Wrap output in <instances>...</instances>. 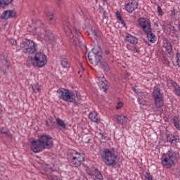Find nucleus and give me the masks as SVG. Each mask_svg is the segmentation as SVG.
Returning a JSON list of instances; mask_svg holds the SVG:
<instances>
[{
  "mask_svg": "<svg viewBox=\"0 0 180 180\" xmlns=\"http://www.w3.org/2000/svg\"><path fill=\"white\" fill-rule=\"evenodd\" d=\"M138 95V102L141 108H143V106H148V102L146 100V95L143 93H139Z\"/></svg>",
  "mask_w": 180,
  "mask_h": 180,
  "instance_id": "aec40b11",
  "label": "nucleus"
},
{
  "mask_svg": "<svg viewBox=\"0 0 180 180\" xmlns=\"http://www.w3.org/2000/svg\"><path fill=\"white\" fill-rule=\"evenodd\" d=\"M125 41H127V43H130V44H133L134 46H136V44L139 43V38L130 34H127L125 37Z\"/></svg>",
  "mask_w": 180,
  "mask_h": 180,
  "instance_id": "a211bd4d",
  "label": "nucleus"
},
{
  "mask_svg": "<svg viewBox=\"0 0 180 180\" xmlns=\"http://www.w3.org/2000/svg\"><path fill=\"white\" fill-rule=\"evenodd\" d=\"M169 29L170 36H172V37H175L176 36V30H175V27L169 25Z\"/></svg>",
  "mask_w": 180,
  "mask_h": 180,
  "instance_id": "cd10ccee",
  "label": "nucleus"
},
{
  "mask_svg": "<svg viewBox=\"0 0 180 180\" xmlns=\"http://www.w3.org/2000/svg\"><path fill=\"white\" fill-rule=\"evenodd\" d=\"M3 107H2V105L0 104V113L3 112Z\"/></svg>",
  "mask_w": 180,
  "mask_h": 180,
  "instance_id": "c03bdc74",
  "label": "nucleus"
},
{
  "mask_svg": "<svg viewBox=\"0 0 180 180\" xmlns=\"http://www.w3.org/2000/svg\"><path fill=\"white\" fill-rule=\"evenodd\" d=\"M86 173L88 175H90V176L95 175L94 180H103V176H102V174H101V172H99L98 169H95V172L87 169Z\"/></svg>",
  "mask_w": 180,
  "mask_h": 180,
  "instance_id": "f3484780",
  "label": "nucleus"
},
{
  "mask_svg": "<svg viewBox=\"0 0 180 180\" xmlns=\"http://www.w3.org/2000/svg\"><path fill=\"white\" fill-rule=\"evenodd\" d=\"M97 84L100 89H103L104 92H106L108 89V81H106L104 76L98 78Z\"/></svg>",
  "mask_w": 180,
  "mask_h": 180,
  "instance_id": "2eb2a0df",
  "label": "nucleus"
},
{
  "mask_svg": "<svg viewBox=\"0 0 180 180\" xmlns=\"http://www.w3.org/2000/svg\"><path fill=\"white\" fill-rule=\"evenodd\" d=\"M176 61H177L178 65H179L180 67V53L176 54Z\"/></svg>",
  "mask_w": 180,
  "mask_h": 180,
  "instance_id": "58836bf2",
  "label": "nucleus"
},
{
  "mask_svg": "<svg viewBox=\"0 0 180 180\" xmlns=\"http://www.w3.org/2000/svg\"><path fill=\"white\" fill-rule=\"evenodd\" d=\"M96 136L99 137V139H103V134L101 132H97Z\"/></svg>",
  "mask_w": 180,
  "mask_h": 180,
  "instance_id": "a19ab883",
  "label": "nucleus"
},
{
  "mask_svg": "<svg viewBox=\"0 0 180 180\" xmlns=\"http://www.w3.org/2000/svg\"><path fill=\"white\" fill-rule=\"evenodd\" d=\"M101 158L108 167L116 168L117 164H119V157L117 156V154H116L114 148L104 149L101 154Z\"/></svg>",
  "mask_w": 180,
  "mask_h": 180,
  "instance_id": "20e7f679",
  "label": "nucleus"
},
{
  "mask_svg": "<svg viewBox=\"0 0 180 180\" xmlns=\"http://www.w3.org/2000/svg\"><path fill=\"white\" fill-rule=\"evenodd\" d=\"M13 1V0H0V6H7V5L12 4Z\"/></svg>",
  "mask_w": 180,
  "mask_h": 180,
  "instance_id": "c756f323",
  "label": "nucleus"
},
{
  "mask_svg": "<svg viewBox=\"0 0 180 180\" xmlns=\"http://www.w3.org/2000/svg\"><path fill=\"white\" fill-rule=\"evenodd\" d=\"M15 16H16V11L13 10H8L3 13L1 19H4L6 20L8 19H11V18H15Z\"/></svg>",
  "mask_w": 180,
  "mask_h": 180,
  "instance_id": "412c9836",
  "label": "nucleus"
},
{
  "mask_svg": "<svg viewBox=\"0 0 180 180\" xmlns=\"http://www.w3.org/2000/svg\"><path fill=\"white\" fill-rule=\"evenodd\" d=\"M61 65L63 68H68L70 67V63H68L67 59H63L61 60Z\"/></svg>",
  "mask_w": 180,
  "mask_h": 180,
  "instance_id": "473e14b6",
  "label": "nucleus"
},
{
  "mask_svg": "<svg viewBox=\"0 0 180 180\" xmlns=\"http://www.w3.org/2000/svg\"><path fill=\"white\" fill-rule=\"evenodd\" d=\"M155 26H157V27H158V23H155Z\"/></svg>",
  "mask_w": 180,
  "mask_h": 180,
  "instance_id": "09e8293b",
  "label": "nucleus"
},
{
  "mask_svg": "<svg viewBox=\"0 0 180 180\" xmlns=\"http://www.w3.org/2000/svg\"><path fill=\"white\" fill-rule=\"evenodd\" d=\"M178 29H179V32H180V20H179V26H178Z\"/></svg>",
  "mask_w": 180,
  "mask_h": 180,
  "instance_id": "a18cd8bd",
  "label": "nucleus"
},
{
  "mask_svg": "<svg viewBox=\"0 0 180 180\" xmlns=\"http://www.w3.org/2000/svg\"><path fill=\"white\" fill-rule=\"evenodd\" d=\"M32 88L34 94H37V92H40L41 91V89H40V86H39V84H33Z\"/></svg>",
  "mask_w": 180,
  "mask_h": 180,
  "instance_id": "2f4dec72",
  "label": "nucleus"
},
{
  "mask_svg": "<svg viewBox=\"0 0 180 180\" xmlns=\"http://www.w3.org/2000/svg\"><path fill=\"white\" fill-rule=\"evenodd\" d=\"M88 58L93 65L101 64L105 70H109V65L102 58V49L100 46L96 45L88 54Z\"/></svg>",
  "mask_w": 180,
  "mask_h": 180,
  "instance_id": "7ed1b4c3",
  "label": "nucleus"
},
{
  "mask_svg": "<svg viewBox=\"0 0 180 180\" xmlns=\"http://www.w3.org/2000/svg\"><path fill=\"white\" fill-rule=\"evenodd\" d=\"M0 133H1V134H6L8 137H9L10 139H12V134L6 128H1Z\"/></svg>",
  "mask_w": 180,
  "mask_h": 180,
  "instance_id": "a878e982",
  "label": "nucleus"
},
{
  "mask_svg": "<svg viewBox=\"0 0 180 180\" xmlns=\"http://www.w3.org/2000/svg\"><path fill=\"white\" fill-rule=\"evenodd\" d=\"M124 7L128 13H133L139 8V1L137 0H130L124 4Z\"/></svg>",
  "mask_w": 180,
  "mask_h": 180,
  "instance_id": "4468645a",
  "label": "nucleus"
},
{
  "mask_svg": "<svg viewBox=\"0 0 180 180\" xmlns=\"http://www.w3.org/2000/svg\"><path fill=\"white\" fill-rule=\"evenodd\" d=\"M115 15H116L118 20H120L121 25H122L123 27H124V26H126V22L124 21L123 18H122V14H120V13H119V11H117L115 13Z\"/></svg>",
  "mask_w": 180,
  "mask_h": 180,
  "instance_id": "c85d7f7f",
  "label": "nucleus"
},
{
  "mask_svg": "<svg viewBox=\"0 0 180 180\" xmlns=\"http://www.w3.org/2000/svg\"><path fill=\"white\" fill-rule=\"evenodd\" d=\"M175 15H176V9L172 10L170 16L173 17V16H175Z\"/></svg>",
  "mask_w": 180,
  "mask_h": 180,
  "instance_id": "ea45409f",
  "label": "nucleus"
},
{
  "mask_svg": "<svg viewBox=\"0 0 180 180\" xmlns=\"http://www.w3.org/2000/svg\"><path fill=\"white\" fill-rule=\"evenodd\" d=\"M127 50H129V51H131L132 49H133V46H131V44H127Z\"/></svg>",
  "mask_w": 180,
  "mask_h": 180,
  "instance_id": "37998d69",
  "label": "nucleus"
},
{
  "mask_svg": "<svg viewBox=\"0 0 180 180\" xmlns=\"http://www.w3.org/2000/svg\"><path fill=\"white\" fill-rule=\"evenodd\" d=\"M89 118L94 123H98V122H99V117H98V113L95 111L89 113Z\"/></svg>",
  "mask_w": 180,
  "mask_h": 180,
  "instance_id": "5701e85b",
  "label": "nucleus"
},
{
  "mask_svg": "<svg viewBox=\"0 0 180 180\" xmlns=\"http://www.w3.org/2000/svg\"><path fill=\"white\" fill-rule=\"evenodd\" d=\"M114 119L117 120V123L122 124V126H126V124L129 123V118H127V117L123 115H115Z\"/></svg>",
  "mask_w": 180,
  "mask_h": 180,
  "instance_id": "dca6fc26",
  "label": "nucleus"
},
{
  "mask_svg": "<svg viewBox=\"0 0 180 180\" xmlns=\"http://www.w3.org/2000/svg\"><path fill=\"white\" fill-rule=\"evenodd\" d=\"M41 27H43V25H41Z\"/></svg>",
  "mask_w": 180,
  "mask_h": 180,
  "instance_id": "864d4df0",
  "label": "nucleus"
},
{
  "mask_svg": "<svg viewBox=\"0 0 180 180\" xmlns=\"http://www.w3.org/2000/svg\"><path fill=\"white\" fill-rule=\"evenodd\" d=\"M160 161L163 168H167L168 169L172 167H174L175 163L178 161V153L170 150L162 155Z\"/></svg>",
  "mask_w": 180,
  "mask_h": 180,
  "instance_id": "0eeeda50",
  "label": "nucleus"
},
{
  "mask_svg": "<svg viewBox=\"0 0 180 180\" xmlns=\"http://www.w3.org/2000/svg\"><path fill=\"white\" fill-rule=\"evenodd\" d=\"M158 13L159 16H162L164 15V11H162V8H161V6H158Z\"/></svg>",
  "mask_w": 180,
  "mask_h": 180,
  "instance_id": "f704fd0d",
  "label": "nucleus"
},
{
  "mask_svg": "<svg viewBox=\"0 0 180 180\" xmlns=\"http://www.w3.org/2000/svg\"><path fill=\"white\" fill-rule=\"evenodd\" d=\"M0 70H4V66H1V65H0Z\"/></svg>",
  "mask_w": 180,
  "mask_h": 180,
  "instance_id": "49530a36",
  "label": "nucleus"
},
{
  "mask_svg": "<svg viewBox=\"0 0 180 180\" xmlns=\"http://www.w3.org/2000/svg\"><path fill=\"white\" fill-rule=\"evenodd\" d=\"M124 105V104L122 102H118L117 103V105H116L115 108L117 110L122 109V108H123Z\"/></svg>",
  "mask_w": 180,
  "mask_h": 180,
  "instance_id": "c9c22d12",
  "label": "nucleus"
},
{
  "mask_svg": "<svg viewBox=\"0 0 180 180\" xmlns=\"http://www.w3.org/2000/svg\"><path fill=\"white\" fill-rule=\"evenodd\" d=\"M162 46L168 54H171V53H172V45L171 44V41H169L168 39H163Z\"/></svg>",
  "mask_w": 180,
  "mask_h": 180,
  "instance_id": "4be33fe9",
  "label": "nucleus"
},
{
  "mask_svg": "<svg viewBox=\"0 0 180 180\" xmlns=\"http://www.w3.org/2000/svg\"><path fill=\"white\" fill-rule=\"evenodd\" d=\"M153 98L155 101L156 108H162L164 106V94L158 86H155L153 92Z\"/></svg>",
  "mask_w": 180,
  "mask_h": 180,
  "instance_id": "9d476101",
  "label": "nucleus"
},
{
  "mask_svg": "<svg viewBox=\"0 0 180 180\" xmlns=\"http://www.w3.org/2000/svg\"><path fill=\"white\" fill-rule=\"evenodd\" d=\"M20 47L25 54H33L37 50V45L30 39H23Z\"/></svg>",
  "mask_w": 180,
  "mask_h": 180,
  "instance_id": "1a4fd4ad",
  "label": "nucleus"
},
{
  "mask_svg": "<svg viewBox=\"0 0 180 180\" xmlns=\"http://www.w3.org/2000/svg\"><path fill=\"white\" fill-rule=\"evenodd\" d=\"M53 147V138L50 135H41L38 139L30 141V148L33 153H41L43 150Z\"/></svg>",
  "mask_w": 180,
  "mask_h": 180,
  "instance_id": "f03ea898",
  "label": "nucleus"
},
{
  "mask_svg": "<svg viewBox=\"0 0 180 180\" xmlns=\"http://www.w3.org/2000/svg\"><path fill=\"white\" fill-rule=\"evenodd\" d=\"M138 24L139 27H141L143 32L146 34L148 41H150V43H155V41H157V37L153 33L151 22H150V20L141 18L138 20Z\"/></svg>",
  "mask_w": 180,
  "mask_h": 180,
  "instance_id": "423d86ee",
  "label": "nucleus"
},
{
  "mask_svg": "<svg viewBox=\"0 0 180 180\" xmlns=\"http://www.w3.org/2000/svg\"><path fill=\"white\" fill-rule=\"evenodd\" d=\"M32 60L39 68H43L47 64V56L43 52H37Z\"/></svg>",
  "mask_w": 180,
  "mask_h": 180,
  "instance_id": "9b49d317",
  "label": "nucleus"
},
{
  "mask_svg": "<svg viewBox=\"0 0 180 180\" xmlns=\"http://www.w3.org/2000/svg\"><path fill=\"white\" fill-rule=\"evenodd\" d=\"M9 43H10V44H11V46H16L18 44V42L16 41V40H15L13 39H10Z\"/></svg>",
  "mask_w": 180,
  "mask_h": 180,
  "instance_id": "e433bc0d",
  "label": "nucleus"
},
{
  "mask_svg": "<svg viewBox=\"0 0 180 180\" xmlns=\"http://www.w3.org/2000/svg\"><path fill=\"white\" fill-rule=\"evenodd\" d=\"M91 23H92V21L89 20V18L85 19L84 25L86 28L88 29L89 34H92L93 36H95V37H101V32L94 27H91Z\"/></svg>",
  "mask_w": 180,
  "mask_h": 180,
  "instance_id": "ddd939ff",
  "label": "nucleus"
},
{
  "mask_svg": "<svg viewBox=\"0 0 180 180\" xmlns=\"http://www.w3.org/2000/svg\"><path fill=\"white\" fill-rule=\"evenodd\" d=\"M166 139L167 143H170L171 144H176V143H179V136H174L172 134H166Z\"/></svg>",
  "mask_w": 180,
  "mask_h": 180,
  "instance_id": "6ab92c4d",
  "label": "nucleus"
},
{
  "mask_svg": "<svg viewBox=\"0 0 180 180\" xmlns=\"http://www.w3.org/2000/svg\"><path fill=\"white\" fill-rule=\"evenodd\" d=\"M101 13H102V18L106 19V11H101Z\"/></svg>",
  "mask_w": 180,
  "mask_h": 180,
  "instance_id": "79ce46f5",
  "label": "nucleus"
},
{
  "mask_svg": "<svg viewBox=\"0 0 180 180\" xmlns=\"http://www.w3.org/2000/svg\"><path fill=\"white\" fill-rule=\"evenodd\" d=\"M106 54H109V52H108V51H106Z\"/></svg>",
  "mask_w": 180,
  "mask_h": 180,
  "instance_id": "603ef678",
  "label": "nucleus"
},
{
  "mask_svg": "<svg viewBox=\"0 0 180 180\" xmlns=\"http://www.w3.org/2000/svg\"><path fill=\"white\" fill-rule=\"evenodd\" d=\"M68 160L72 167H79L84 161V155L77 150H69L68 152Z\"/></svg>",
  "mask_w": 180,
  "mask_h": 180,
  "instance_id": "6e6552de",
  "label": "nucleus"
},
{
  "mask_svg": "<svg viewBox=\"0 0 180 180\" xmlns=\"http://www.w3.org/2000/svg\"><path fill=\"white\" fill-rule=\"evenodd\" d=\"M39 37L41 39H43L46 43H51L52 41H54V34L51 32V31H46L44 29H41L39 31Z\"/></svg>",
  "mask_w": 180,
  "mask_h": 180,
  "instance_id": "f8f14e48",
  "label": "nucleus"
},
{
  "mask_svg": "<svg viewBox=\"0 0 180 180\" xmlns=\"http://www.w3.org/2000/svg\"><path fill=\"white\" fill-rule=\"evenodd\" d=\"M79 15L81 16H84V18L86 16V11L85 10H82L81 12H79Z\"/></svg>",
  "mask_w": 180,
  "mask_h": 180,
  "instance_id": "4c0bfd02",
  "label": "nucleus"
},
{
  "mask_svg": "<svg viewBox=\"0 0 180 180\" xmlns=\"http://www.w3.org/2000/svg\"><path fill=\"white\" fill-rule=\"evenodd\" d=\"M173 123L176 129H177L178 130H180V120H179V117H178V116L174 117Z\"/></svg>",
  "mask_w": 180,
  "mask_h": 180,
  "instance_id": "bb28decb",
  "label": "nucleus"
},
{
  "mask_svg": "<svg viewBox=\"0 0 180 180\" xmlns=\"http://www.w3.org/2000/svg\"><path fill=\"white\" fill-rule=\"evenodd\" d=\"M63 32L67 37L70 39V43L73 46H84V38L82 37V34L79 28L75 26H72L71 23L68 21H65L63 23Z\"/></svg>",
  "mask_w": 180,
  "mask_h": 180,
  "instance_id": "f257e3e1",
  "label": "nucleus"
},
{
  "mask_svg": "<svg viewBox=\"0 0 180 180\" xmlns=\"http://www.w3.org/2000/svg\"><path fill=\"white\" fill-rule=\"evenodd\" d=\"M45 15L48 18L49 22L51 25H56V19L53 13H50L49 11H45Z\"/></svg>",
  "mask_w": 180,
  "mask_h": 180,
  "instance_id": "b1692460",
  "label": "nucleus"
},
{
  "mask_svg": "<svg viewBox=\"0 0 180 180\" xmlns=\"http://www.w3.org/2000/svg\"><path fill=\"white\" fill-rule=\"evenodd\" d=\"M56 124L58 127H60V129H63L64 130H67V129H68L67 124L64 122V120L60 118H56Z\"/></svg>",
  "mask_w": 180,
  "mask_h": 180,
  "instance_id": "393cba45",
  "label": "nucleus"
},
{
  "mask_svg": "<svg viewBox=\"0 0 180 180\" xmlns=\"http://www.w3.org/2000/svg\"><path fill=\"white\" fill-rule=\"evenodd\" d=\"M37 32H39V28H37Z\"/></svg>",
  "mask_w": 180,
  "mask_h": 180,
  "instance_id": "3c124183",
  "label": "nucleus"
},
{
  "mask_svg": "<svg viewBox=\"0 0 180 180\" xmlns=\"http://www.w3.org/2000/svg\"><path fill=\"white\" fill-rule=\"evenodd\" d=\"M37 25H40V21L37 22Z\"/></svg>",
  "mask_w": 180,
  "mask_h": 180,
  "instance_id": "8fccbe9b",
  "label": "nucleus"
},
{
  "mask_svg": "<svg viewBox=\"0 0 180 180\" xmlns=\"http://www.w3.org/2000/svg\"><path fill=\"white\" fill-rule=\"evenodd\" d=\"M174 94L177 95V96H180V86L179 85L176 84V83H174Z\"/></svg>",
  "mask_w": 180,
  "mask_h": 180,
  "instance_id": "7c9ffc66",
  "label": "nucleus"
},
{
  "mask_svg": "<svg viewBox=\"0 0 180 180\" xmlns=\"http://www.w3.org/2000/svg\"><path fill=\"white\" fill-rule=\"evenodd\" d=\"M46 126H49V121L46 122Z\"/></svg>",
  "mask_w": 180,
  "mask_h": 180,
  "instance_id": "de8ad7c7",
  "label": "nucleus"
},
{
  "mask_svg": "<svg viewBox=\"0 0 180 180\" xmlns=\"http://www.w3.org/2000/svg\"><path fill=\"white\" fill-rule=\"evenodd\" d=\"M57 95L60 99L70 103H73L77 99V101H81V94L79 92H76L75 94L74 92L68 89H59L57 91Z\"/></svg>",
  "mask_w": 180,
  "mask_h": 180,
  "instance_id": "39448f33",
  "label": "nucleus"
},
{
  "mask_svg": "<svg viewBox=\"0 0 180 180\" xmlns=\"http://www.w3.org/2000/svg\"><path fill=\"white\" fill-rule=\"evenodd\" d=\"M132 53H140V49L137 47V46L134 45L133 46L132 50H131Z\"/></svg>",
  "mask_w": 180,
  "mask_h": 180,
  "instance_id": "72a5a7b5",
  "label": "nucleus"
}]
</instances>
